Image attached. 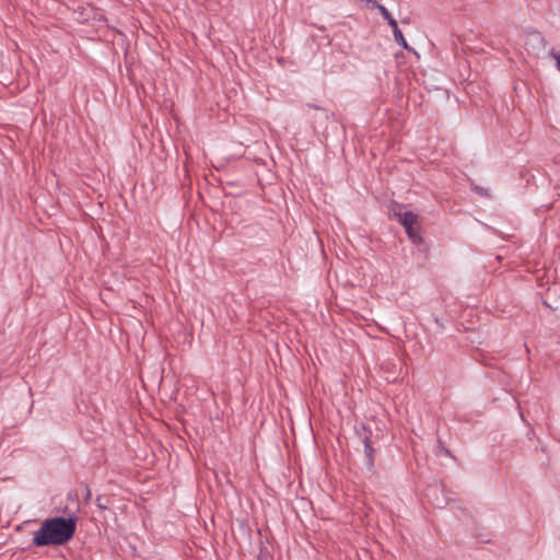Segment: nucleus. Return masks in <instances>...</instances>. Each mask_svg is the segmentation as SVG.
<instances>
[{"mask_svg":"<svg viewBox=\"0 0 560 560\" xmlns=\"http://www.w3.org/2000/svg\"><path fill=\"white\" fill-rule=\"evenodd\" d=\"M75 528V521L71 517L58 516L45 520L34 534L33 545L36 547L60 546L73 537Z\"/></svg>","mask_w":560,"mask_h":560,"instance_id":"f257e3e1","label":"nucleus"},{"mask_svg":"<svg viewBox=\"0 0 560 560\" xmlns=\"http://www.w3.org/2000/svg\"><path fill=\"white\" fill-rule=\"evenodd\" d=\"M396 217L399 223L405 228V231L409 238L413 243L420 242V235L418 231V214L411 211L398 212Z\"/></svg>","mask_w":560,"mask_h":560,"instance_id":"f03ea898","label":"nucleus"},{"mask_svg":"<svg viewBox=\"0 0 560 560\" xmlns=\"http://www.w3.org/2000/svg\"><path fill=\"white\" fill-rule=\"evenodd\" d=\"M375 8L380 11V13L382 14V16L387 20L388 24L392 26V28H396L397 26V22L396 20L390 15V13L388 12V10L382 5V4H375Z\"/></svg>","mask_w":560,"mask_h":560,"instance_id":"7ed1b4c3","label":"nucleus"},{"mask_svg":"<svg viewBox=\"0 0 560 560\" xmlns=\"http://www.w3.org/2000/svg\"><path fill=\"white\" fill-rule=\"evenodd\" d=\"M393 34H394V38L395 40L401 46L404 47L405 49H409V46L401 33V31L399 30L398 25L396 26V28H393Z\"/></svg>","mask_w":560,"mask_h":560,"instance_id":"20e7f679","label":"nucleus"},{"mask_svg":"<svg viewBox=\"0 0 560 560\" xmlns=\"http://www.w3.org/2000/svg\"><path fill=\"white\" fill-rule=\"evenodd\" d=\"M96 504L100 509H106V504L103 502V498L98 497L96 498Z\"/></svg>","mask_w":560,"mask_h":560,"instance_id":"39448f33","label":"nucleus"},{"mask_svg":"<svg viewBox=\"0 0 560 560\" xmlns=\"http://www.w3.org/2000/svg\"><path fill=\"white\" fill-rule=\"evenodd\" d=\"M555 59H556L557 68L560 71V54L555 55Z\"/></svg>","mask_w":560,"mask_h":560,"instance_id":"423d86ee","label":"nucleus"}]
</instances>
